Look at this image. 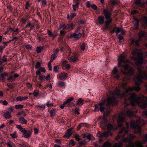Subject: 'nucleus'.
Here are the masks:
<instances>
[{
    "label": "nucleus",
    "mask_w": 147,
    "mask_h": 147,
    "mask_svg": "<svg viewBox=\"0 0 147 147\" xmlns=\"http://www.w3.org/2000/svg\"><path fill=\"white\" fill-rule=\"evenodd\" d=\"M138 69L139 74L137 75L136 77L135 76L134 79V81L136 86H134L132 87H129L128 88L126 89L127 83L125 82L123 83L122 86L124 89H125V92L121 94L120 90L118 89L117 88L113 91H110L109 96L108 97L107 100V105H112L113 106L117 104L118 101L117 99L115 97L116 96L125 98L126 97V94L129 92H131L134 90L139 91L140 90L141 88L139 86L142 82V79H147V72L145 71L142 70L139 67L138 68Z\"/></svg>",
    "instance_id": "1"
},
{
    "label": "nucleus",
    "mask_w": 147,
    "mask_h": 147,
    "mask_svg": "<svg viewBox=\"0 0 147 147\" xmlns=\"http://www.w3.org/2000/svg\"><path fill=\"white\" fill-rule=\"evenodd\" d=\"M134 112L130 109H127L125 112L123 111L119 115V118L117 120L118 126L121 127V129L119 132L118 134H123V137H124L125 135L127 134L128 129L129 128V124L127 122H126V128L122 127V123L124 122L126 117H132L134 115Z\"/></svg>",
    "instance_id": "2"
},
{
    "label": "nucleus",
    "mask_w": 147,
    "mask_h": 147,
    "mask_svg": "<svg viewBox=\"0 0 147 147\" xmlns=\"http://www.w3.org/2000/svg\"><path fill=\"white\" fill-rule=\"evenodd\" d=\"M129 98L130 100V104L132 106H134L136 103L142 109H144L147 106V97L143 95L137 96L136 94L133 93Z\"/></svg>",
    "instance_id": "3"
},
{
    "label": "nucleus",
    "mask_w": 147,
    "mask_h": 147,
    "mask_svg": "<svg viewBox=\"0 0 147 147\" xmlns=\"http://www.w3.org/2000/svg\"><path fill=\"white\" fill-rule=\"evenodd\" d=\"M136 137L135 135L130 134L127 138H123L121 140L123 142H127L129 143L126 147H143L140 141L136 140L134 142H132Z\"/></svg>",
    "instance_id": "4"
},
{
    "label": "nucleus",
    "mask_w": 147,
    "mask_h": 147,
    "mask_svg": "<svg viewBox=\"0 0 147 147\" xmlns=\"http://www.w3.org/2000/svg\"><path fill=\"white\" fill-rule=\"evenodd\" d=\"M132 53L134 56H137V58H136L134 56H132L131 57L132 59L136 61L139 64H142L143 63L144 58L142 54L139 52L138 50L135 49L132 51Z\"/></svg>",
    "instance_id": "5"
},
{
    "label": "nucleus",
    "mask_w": 147,
    "mask_h": 147,
    "mask_svg": "<svg viewBox=\"0 0 147 147\" xmlns=\"http://www.w3.org/2000/svg\"><path fill=\"white\" fill-rule=\"evenodd\" d=\"M141 120L140 118L136 121H132L130 123L131 127L133 129H136V133L140 134L141 132V127L140 126V123Z\"/></svg>",
    "instance_id": "6"
},
{
    "label": "nucleus",
    "mask_w": 147,
    "mask_h": 147,
    "mask_svg": "<svg viewBox=\"0 0 147 147\" xmlns=\"http://www.w3.org/2000/svg\"><path fill=\"white\" fill-rule=\"evenodd\" d=\"M106 102V100H103L102 102L100 103H98L96 105H95V109L96 111H99V110L101 112H103L105 109L104 107H103L105 104Z\"/></svg>",
    "instance_id": "7"
},
{
    "label": "nucleus",
    "mask_w": 147,
    "mask_h": 147,
    "mask_svg": "<svg viewBox=\"0 0 147 147\" xmlns=\"http://www.w3.org/2000/svg\"><path fill=\"white\" fill-rule=\"evenodd\" d=\"M145 35V32L144 31H141L140 32L138 33L139 38L137 40L135 41L134 39H132L131 40V45L133 44L134 43L137 46H139V42L141 40V38L143 37Z\"/></svg>",
    "instance_id": "8"
},
{
    "label": "nucleus",
    "mask_w": 147,
    "mask_h": 147,
    "mask_svg": "<svg viewBox=\"0 0 147 147\" xmlns=\"http://www.w3.org/2000/svg\"><path fill=\"white\" fill-rule=\"evenodd\" d=\"M118 60L119 61L118 64L119 67L121 65L122 62L129 63V61L125 59V57L123 56L122 55H120L118 58Z\"/></svg>",
    "instance_id": "9"
},
{
    "label": "nucleus",
    "mask_w": 147,
    "mask_h": 147,
    "mask_svg": "<svg viewBox=\"0 0 147 147\" xmlns=\"http://www.w3.org/2000/svg\"><path fill=\"white\" fill-rule=\"evenodd\" d=\"M118 71L116 67H115L112 71L111 73V76L116 79H118L119 76L118 74Z\"/></svg>",
    "instance_id": "10"
},
{
    "label": "nucleus",
    "mask_w": 147,
    "mask_h": 147,
    "mask_svg": "<svg viewBox=\"0 0 147 147\" xmlns=\"http://www.w3.org/2000/svg\"><path fill=\"white\" fill-rule=\"evenodd\" d=\"M103 12L106 19H111L110 18L111 12L110 10H109L107 9H105L104 10Z\"/></svg>",
    "instance_id": "11"
},
{
    "label": "nucleus",
    "mask_w": 147,
    "mask_h": 147,
    "mask_svg": "<svg viewBox=\"0 0 147 147\" xmlns=\"http://www.w3.org/2000/svg\"><path fill=\"white\" fill-rule=\"evenodd\" d=\"M121 72L123 74H126L129 76H131L133 75V74L134 72V70L131 67H129V68L128 70V71L127 72L123 71L122 69H121Z\"/></svg>",
    "instance_id": "12"
},
{
    "label": "nucleus",
    "mask_w": 147,
    "mask_h": 147,
    "mask_svg": "<svg viewBox=\"0 0 147 147\" xmlns=\"http://www.w3.org/2000/svg\"><path fill=\"white\" fill-rule=\"evenodd\" d=\"M69 55H70L69 54L67 57V59L70 62H75L78 60V57L77 55H74L71 57H69Z\"/></svg>",
    "instance_id": "13"
},
{
    "label": "nucleus",
    "mask_w": 147,
    "mask_h": 147,
    "mask_svg": "<svg viewBox=\"0 0 147 147\" xmlns=\"http://www.w3.org/2000/svg\"><path fill=\"white\" fill-rule=\"evenodd\" d=\"M107 128L108 131L109 132L113 130L117 129V127L115 125H112L110 124H109L107 125Z\"/></svg>",
    "instance_id": "14"
},
{
    "label": "nucleus",
    "mask_w": 147,
    "mask_h": 147,
    "mask_svg": "<svg viewBox=\"0 0 147 147\" xmlns=\"http://www.w3.org/2000/svg\"><path fill=\"white\" fill-rule=\"evenodd\" d=\"M22 132L23 133L24 137L26 138L30 137L31 134V132L30 131L26 130L25 129Z\"/></svg>",
    "instance_id": "15"
},
{
    "label": "nucleus",
    "mask_w": 147,
    "mask_h": 147,
    "mask_svg": "<svg viewBox=\"0 0 147 147\" xmlns=\"http://www.w3.org/2000/svg\"><path fill=\"white\" fill-rule=\"evenodd\" d=\"M82 35V34L80 33H79L78 34L75 33L71 34L70 36V37L71 38H74L76 39L77 40H78L81 37Z\"/></svg>",
    "instance_id": "16"
},
{
    "label": "nucleus",
    "mask_w": 147,
    "mask_h": 147,
    "mask_svg": "<svg viewBox=\"0 0 147 147\" xmlns=\"http://www.w3.org/2000/svg\"><path fill=\"white\" fill-rule=\"evenodd\" d=\"M72 133V132L71 129V128L67 130V132L63 136V137L64 138H69V137L71 135Z\"/></svg>",
    "instance_id": "17"
},
{
    "label": "nucleus",
    "mask_w": 147,
    "mask_h": 147,
    "mask_svg": "<svg viewBox=\"0 0 147 147\" xmlns=\"http://www.w3.org/2000/svg\"><path fill=\"white\" fill-rule=\"evenodd\" d=\"M67 77V74L65 72L62 73L60 74L58 76V78L60 80L65 79Z\"/></svg>",
    "instance_id": "18"
},
{
    "label": "nucleus",
    "mask_w": 147,
    "mask_h": 147,
    "mask_svg": "<svg viewBox=\"0 0 147 147\" xmlns=\"http://www.w3.org/2000/svg\"><path fill=\"white\" fill-rule=\"evenodd\" d=\"M105 20V18L103 16H99L98 17L97 21L98 23L101 25L103 24Z\"/></svg>",
    "instance_id": "19"
},
{
    "label": "nucleus",
    "mask_w": 147,
    "mask_h": 147,
    "mask_svg": "<svg viewBox=\"0 0 147 147\" xmlns=\"http://www.w3.org/2000/svg\"><path fill=\"white\" fill-rule=\"evenodd\" d=\"M18 122L22 124H26L27 122V120L23 117H20L19 118Z\"/></svg>",
    "instance_id": "20"
},
{
    "label": "nucleus",
    "mask_w": 147,
    "mask_h": 147,
    "mask_svg": "<svg viewBox=\"0 0 147 147\" xmlns=\"http://www.w3.org/2000/svg\"><path fill=\"white\" fill-rule=\"evenodd\" d=\"M29 27H30V30H32L34 27V24H32L31 22L30 21H28L27 24L26 25L25 28H27Z\"/></svg>",
    "instance_id": "21"
},
{
    "label": "nucleus",
    "mask_w": 147,
    "mask_h": 147,
    "mask_svg": "<svg viewBox=\"0 0 147 147\" xmlns=\"http://www.w3.org/2000/svg\"><path fill=\"white\" fill-rule=\"evenodd\" d=\"M112 21V19H109L108 20H106L105 23V25L104 26V28L105 29H107L109 25V24Z\"/></svg>",
    "instance_id": "22"
},
{
    "label": "nucleus",
    "mask_w": 147,
    "mask_h": 147,
    "mask_svg": "<svg viewBox=\"0 0 147 147\" xmlns=\"http://www.w3.org/2000/svg\"><path fill=\"white\" fill-rule=\"evenodd\" d=\"M68 61H64L63 62V66L67 69H69L70 68V65L68 64Z\"/></svg>",
    "instance_id": "23"
},
{
    "label": "nucleus",
    "mask_w": 147,
    "mask_h": 147,
    "mask_svg": "<svg viewBox=\"0 0 147 147\" xmlns=\"http://www.w3.org/2000/svg\"><path fill=\"white\" fill-rule=\"evenodd\" d=\"M115 32L118 34L119 33L121 32L122 34H123L125 33L124 31L123 30V28L119 27H117L115 28Z\"/></svg>",
    "instance_id": "24"
},
{
    "label": "nucleus",
    "mask_w": 147,
    "mask_h": 147,
    "mask_svg": "<svg viewBox=\"0 0 147 147\" xmlns=\"http://www.w3.org/2000/svg\"><path fill=\"white\" fill-rule=\"evenodd\" d=\"M28 99V97L27 96L22 97L21 96H18L16 97V100L17 101H22L24 100Z\"/></svg>",
    "instance_id": "25"
},
{
    "label": "nucleus",
    "mask_w": 147,
    "mask_h": 147,
    "mask_svg": "<svg viewBox=\"0 0 147 147\" xmlns=\"http://www.w3.org/2000/svg\"><path fill=\"white\" fill-rule=\"evenodd\" d=\"M76 16V14L75 13H71L69 15V14L67 15V19L69 20H71Z\"/></svg>",
    "instance_id": "26"
},
{
    "label": "nucleus",
    "mask_w": 147,
    "mask_h": 147,
    "mask_svg": "<svg viewBox=\"0 0 147 147\" xmlns=\"http://www.w3.org/2000/svg\"><path fill=\"white\" fill-rule=\"evenodd\" d=\"M4 116L5 119H8L11 118V115L10 113L6 111L4 113Z\"/></svg>",
    "instance_id": "27"
},
{
    "label": "nucleus",
    "mask_w": 147,
    "mask_h": 147,
    "mask_svg": "<svg viewBox=\"0 0 147 147\" xmlns=\"http://www.w3.org/2000/svg\"><path fill=\"white\" fill-rule=\"evenodd\" d=\"M50 116L52 117H53L56 115V110L54 109H51L50 112Z\"/></svg>",
    "instance_id": "28"
},
{
    "label": "nucleus",
    "mask_w": 147,
    "mask_h": 147,
    "mask_svg": "<svg viewBox=\"0 0 147 147\" xmlns=\"http://www.w3.org/2000/svg\"><path fill=\"white\" fill-rule=\"evenodd\" d=\"M143 140L140 142L141 145H142V144L146 143L147 141V134L143 136Z\"/></svg>",
    "instance_id": "29"
},
{
    "label": "nucleus",
    "mask_w": 147,
    "mask_h": 147,
    "mask_svg": "<svg viewBox=\"0 0 147 147\" xmlns=\"http://www.w3.org/2000/svg\"><path fill=\"white\" fill-rule=\"evenodd\" d=\"M74 99V98L73 97H71L70 98L67 99L66 101L64 102L66 104H67L68 106H69V103Z\"/></svg>",
    "instance_id": "30"
},
{
    "label": "nucleus",
    "mask_w": 147,
    "mask_h": 147,
    "mask_svg": "<svg viewBox=\"0 0 147 147\" xmlns=\"http://www.w3.org/2000/svg\"><path fill=\"white\" fill-rule=\"evenodd\" d=\"M111 144L108 142H106L102 146V147H111Z\"/></svg>",
    "instance_id": "31"
},
{
    "label": "nucleus",
    "mask_w": 147,
    "mask_h": 147,
    "mask_svg": "<svg viewBox=\"0 0 147 147\" xmlns=\"http://www.w3.org/2000/svg\"><path fill=\"white\" fill-rule=\"evenodd\" d=\"M135 4L139 7H141L142 4L141 3V0H135Z\"/></svg>",
    "instance_id": "32"
},
{
    "label": "nucleus",
    "mask_w": 147,
    "mask_h": 147,
    "mask_svg": "<svg viewBox=\"0 0 147 147\" xmlns=\"http://www.w3.org/2000/svg\"><path fill=\"white\" fill-rule=\"evenodd\" d=\"M11 137L13 138H15L18 137V135L16 131H14L13 133L10 134Z\"/></svg>",
    "instance_id": "33"
},
{
    "label": "nucleus",
    "mask_w": 147,
    "mask_h": 147,
    "mask_svg": "<svg viewBox=\"0 0 147 147\" xmlns=\"http://www.w3.org/2000/svg\"><path fill=\"white\" fill-rule=\"evenodd\" d=\"M14 109L12 106L8 107L6 109V111L10 113H11L14 112Z\"/></svg>",
    "instance_id": "34"
},
{
    "label": "nucleus",
    "mask_w": 147,
    "mask_h": 147,
    "mask_svg": "<svg viewBox=\"0 0 147 147\" xmlns=\"http://www.w3.org/2000/svg\"><path fill=\"white\" fill-rule=\"evenodd\" d=\"M123 144L121 142L115 143L113 145V147H122Z\"/></svg>",
    "instance_id": "35"
},
{
    "label": "nucleus",
    "mask_w": 147,
    "mask_h": 147,
    "mask_svg": "<svg viewBox=\"0 0 147 147\" xmlns=\"http://www.w3.org/2000/svg\"><path fill=\"white\" fill-rule=\"evenodd\" d=\"M39 93L38 90H35L33 92L32 94H33L34 96L36 97L38 95Z\"/></svg>",
    "instance_id": "36"
},
{
    "label": "nucleus",
    "mask_w": 147,
    "mask_h": 147,
    "mask_svg": "<svg viewBox=\"0 0 147 147\" xmlns=\"http://www.w3.org/2000/svg\"><path fill=\"white\" fill-rule=\"evenodd\" d=\"M7 73L5 72L1 74V78L3 82H5V77L7 76Z\"/></svg>",
    "instance_id": "37"
},
{
    "label": "nucleus",
    "mask_w": 147,
    "mask_h": 147,
    "mask_svg": "<svg viewBox=\"0 0 147 147\" xmlns=\"http://www.w3.org/2000/svg\"><path fill=\"white\" fill-rule=\"evenodd\" d=\"M83 99L81 98H79L76 102L77 104L78 105H83Z\"/></svg>",
    "instance_id": "38"
},
{
    "label": "nucleus",
    "mask_w": 147,
    "mask_h": 147,
    "mask_svg": "<svg viewBox=\"0 0 147 147\" xmlns=\"http://www.w3.org/2000/svg\"><path fill=\"white\" fill-rule=\"evenodd\" d=\"M122 67L124 69L125 71H125L126 70H128L129 67H131L129 66L128 64H127L122 65Z\"/></svg>",
    "instance_id": "39"
},
{
    "label": "nucleus",
    "mask_w": 147,
    "mask_h": 147,
    "mask_svg": "<svg viewBox=\"0 0 147 147\" xmlns=\"http://www.w3.org/2000/svg\"><path fill=\"white\" fill-rule=\"evenodd\" d=\"M119 3L118 0H110V3L113 5L117 4Z\"/></svg>",
    "instance_id": "40"
},
{
    "label": "nucleus",
    "mask_w": 147,
    "mask_h": 147,
    "mask_svg": "<svg viewBox=\"0 0 147 147\" xmlns=\"http://www.w3.org/2000/svg\"><path fill=\"white\" fill-rule=\"evenodd\" d=\"M87 123H81L79 124L78 126V130H79L82 127L86 126V125Z\"/></svg>",
    "instance_id": "41"
},
{
    "label": "nucleus",
    "mask_w": 147,
    "mask_h": 147,
    "mask_svg": "<svg viewBox=\"0 0 147 147\" xmlns=\"http://www.w3.org/2000/svg\"><path fill=\"white\" fill-rule=\"evenodd\" d=\"M87 123H81L79 124L78 126V130H79L82 127L86 126V125Z\"/></svg>",
    "instance_id": "42"
},
{
    "label": "nucleus",
    "mask_w": 147,
    "mask_h": 147,
    "mask_svg": "<svg viewBox=\"0 0 147 147\" xmlns=\"http://www.w3.org/2000/svg\"><path fill=\"white\" fill-rule=\"evenodd\" d=\"M45 76L43 75H40L39 76L38 79L41 82H42L45 80Z\"/></svg>",
    "instance_id": "43"
},
{
    "label": "nucleus",
    "mask_w": 147,
    "mask_h": 147,
    "mask_svg": "<svg viewBox=\"0 0 147 147\" xmlns=\"http://www.w3.org/2000/svg\"><path fill=\"white\" fill-rule=\"evenodd\" d=\"M60 28L62 29L63 30H67L68 28L67 27V25H66L65 24H63L60 26Z\"/></svg>",
    "instance_id": "44"
},
{
    "label": "nucleus",
    "mask_w": 147,
    "mask_h": 147,
    "mask_svg": "<svg viewBox=\"0 0 147 147\" xmlns=\"http://www.w3.org/2000/svg\"><path fill=\"white\" fill-rule=\"evenodd\" d=\"M67 25L68 29L69 30H71L73 29L74 26L73 23L68 24Z\"/></svg>",
    "instance_id": "45"
},
{
    "label": "nucleus",
    "mask_w": 147,
    "mask_h": 147,
    "mask_svg": "<svg viewBox=\"0 0 147 147\" xmlns=\"http://www.w3.org/2000/svg\"><path fill=\"white\" fill-rule=\"evenodd\" d=\"M136 21L135 23L134 24V29L136 30L138 28H139V22L137 19H135Z\"/></svg>",
    "instance_id": "46"
},
{
    "label": "nucleus",
    "mask_w": 147,
    "mask_h": 147,
    "mask_svg": "<svg viewBox=\"0 0 147 147\" xmlns=\"http://www.w3.org/2000/svg\"><path fill=\"white\" fill-rule=\"evenodd\" d=\"M24 105H16L15 106V108L17 109H22L23 108Z\"/></svg>",
    "instance_id": "47"
},
{
    "label": "nucleus",
    "mask_w": 147,
    "mask_h": 147,
    "mask_svg": "<svg viewBox=\"0 0 147 147\" xmlns=\"http://www.w3.org/2000/svg\"><path fill=\"white\" fill-rule=\"evenodd\" d=\"M36 107L38 109L42 111L44 110L45 108V107L44 105H38L36 106Z\"/></svg>",
    "instance_id": "48"
},
{
    "label": "nucleus",
    "mask_w": 147,
    "mask_h": 147,
    "mask_svg": "<svg viewBox=\"0 0 147 147\" xmlns=\"http://www.w3.org/2000/svg\"><path fill=\"white\" fill-rule=\"evenodd\" d=\"M16 127L19 129L20 131L21 132H22L24 130L25 128H23L21 125H16Z\"/></svg>",
    "instance_id": "49"
},
{
    "label": "nucleus",
    "mask_w": 147,
    "mask_h": 147,
    "mask_svg": "<svg viewBox=\"0 0 147 147\" xmlns=\"http://www.w3.org/2000/svg\"><path fill=\"white\" fill-rule=\"evenodd\" d=\"M43 48L41 47H38L36 48V52L37 53H40L43 50Z\"/></svg>",
    "instance_id": "50"
},
{
    "label": "nucleus",
    "mask_w": 147,
    "mask_h": 147,
    "mask_svg": "<svg viewBox=\"0 0 147 147\" xmlns=\"http://www.w3.org/2000/svg\"><path fill=\"white\" fill-rule=\"evenodd\" d=\"M79 5L78 3H76L75 5H72L73 9L74 11H76V8H78Z\"/></svg>",
    "instance_id": "51"
},
{
    "label": "nucleus",
    "mask_w": 147,
    "mask_h": 147,
    "mask_svg": "<svg viewBox=\"0 0 147 147\" xmlns=\"http://www.w3.org/2000/svg\"><path fill=\"white\" fill-rule=\"evenodd\" d=\"M13 143L11 141L7 142V145L8 147H13Z\"/></svg>",
    "instance_id": "52"
},
{
    "label": "nucleus",
    "mask_w": 147,
    "mask_h": 147,
    "mask_svg": "<svg viewBox=\"0 0 147 147\" xmlns=\"http://www.w3.org/2000/svg\"><path fill=\"white\" fill-rule=\"evenodd\" d=\"M42 5L44 7H45L47 5V2L46 0H42L41 1Z\"/></svg>",
    "instance_id": "53"
},
{
    "label": "nucleus",
    "mask_w": 147,
    "mask_h": 147,
    "mask_svg": "<svg viewBox=\"0 0 147 147\" xmlns=\"http://www.w3.org/2000/svg\"><path fill=\"white\" fill-rule=\"evenodd\" d=\"M56 58V56L55 54L52 55L51 56V60L50 62H52Z\"/></svg>",
    "instance_id": "54"
},
{
    "label": "nucleus",
    "mask_w": 147,
    "mask_h": 147,
    "mask_svg": "<svg viewBox=\"0 0 147 147\" xmlns=\"http://www.w3.org/2000/svg\"><path fill=\"white\" fill-rule=\"evenodd\" d=\"M92 135L90 134H88L86 136V139L88 142L91 140Z\"/></svg>",
    "instance_id": "55"
},
{
    "label": "nucleus",
    "mask_w": 147,
    "mask_h": 147,
    "mask_svg": "<svg viewBox=\"0 0 147 147\" xmlns=\"http://www.w3.org/2000/svg\"><path fill=\"white\" fill-rule=\"evenodd\" d=\"M109 133V132L108 131L107 132L106 131L104 132L102 134V137H107L108 136V133Z\"/></svg>",
    "instance_id": "56"
},
{
    "label": "nucleus",
    "mask_w": 147,
    "mask_h": 147,
    "mask_svg": "<svg viewBox=\"0 0 147 147\" xmlns=\"http://www.w3.org/2000/svg\"><path fill=\"white\" fill-rule=\"evenodd\" d=\"M74 137L76 139V140L78 141H79L81 140L78 134H75Z\"/></svg>",
    "instance_id": "57"
},
{
    "label": "nucleus",
    "mask_w": 147,
    "mask_h": 147,
    "mask_svg": "<svg viewBox=\"0 0 147 147\" xmlns=\"http://www.w3.org/2000/svg\"><path fill=\"white\" fill-rule=\"evenodd\" d=\"M25 47L27 50H31L32 49L31 46L30 45H27L25 46Z\"/></svg>",
    "instance_id": "58"
},
{
    "label": "nucleus",
    "mask_w": 147,
    "mask_h": 147,
    "mask_svg": "<svg viewBox=\"0 0 147 147\" xmlns=\"http://www.w3.org/2000/svg\"><path fill=\"white\" fill-rule=\"evenodd\" d=\"M58 85L59 86L63 87L65 86V83L63 82H60L58 83Z\"/></svg>",
    "instance_id": "59"
},
{
    "label": "nucleus",
    "mask_w": 147,
    "mask_h": 147,
    "mask_svg": "<svg viewBox=\"0 0 147 147\" xmlns=\"http://www.w3.org/2000/svg\"><path fill=\"white\" fill-rule=\"evenodd\" d=\"M142 20L145 22L146 25L147 26V18L145 16L143 17L142 18Z\"/></svg>",
    "instance_id": "60"
},
{
    "label": "nucleus",
    "mask_w": 147,
    "mask_h": 147,
    "mask_svg": "<svg viewBox=\"0 0 147 147\" xmlns=\"http://www.w3.org/2000/svg\"><path fill=\"white\" fill-rule=\"evenodd\" d=\"M66 33L65 31L61 30L60 31L59 36H63L65 35Z\"/></svg>",
    "instance_id": "61"
},
{
    "label": "nucleus",
    "mask_w": 147,
    "mask_h": 147,
    "mask_svg": "<svg viewBox=\"0 0 147 147\" xmlns=\"http://www.w3.org/2000/svg\"><path fill=\"white\" fill-rule=\"evenodd\" d=\"M59 69V67L57 66H55L53 69L54 71L56 73L58 72V69Z\"/></svg>",
    "instance_id": "62"
},
{
    "label": "nucleus",
    "mask_w": 147,
    "mask_h": 147,
    "mask_svg": "<svg viewBox=\"0 0 147 147\" xmlns=\"http://www.w3.org/2000/svg\"><path fill=\"white\" fill-rule=\"evenodd\" d=\"M69 144L70 145H71L72 146H74L75 145V143L74 141L73 140H71L70 141Z\"/></svg>",
    "instance_id": "63"
},
{
    "label": "nucleus",
    "mask_w": 147,
    "mask_h": 147,
    "mask_svg": "<svg viewBox=\"0 0 147 147\" xmlns=\"http://www.w3.org/2000/svg\"><path fill=\"white\" fill-rule=\"evenodd\" d=\"M86 142H83L82 140L79 142L78 144L79 145L82 146L85 144Z\"/></svg>",
    "instance_id": "64"
}]
</instances>
